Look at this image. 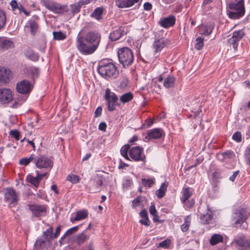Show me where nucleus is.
<instances>
[{
	"label": "nucleus",
	"instance_id": "1",
	"mask_svg": "<svg viewBox=\"0 0 250 250\" xmlns=\"http://www.w3.org/2000/svg\"><path fill=\"white\" fill-rule=\"evenodd\" d=\"M81 30L77 35L76 46L79 52L83 55L94 53L99 47L101 40V35L95 31H90L85 35Z\"/></svg>",
	"mask_w": 250,
	"mask_h": 250
},
{
	"label": "nucleus",
	"instance_id": "2",
	"mask_svg": "<svg viewBox=\"0 0 250 250\" xmlns=\"http://www.w3.org/2000/svg\"><path fill=\"white\" fill-rule=\"evenodd\" d=\"M99 74L106 79H115L119 74L116 66L109 60H103L99 62L97 68Z\"/></svg>",
	"mask_w": 250,
	"mask_h": 250
},
{
	"label": "nucleus",
	"instance_id": "3",
	"mask_svg": "<svg viewBox=\"0 0 250 250\" xmlns=\"http://www.w3.org/2000/svg\"><path fill=\"white\" fill-rule=\"evenodd\" d=\"M118 57L119 62L124 68L131 65L134 61V55L132 50L128 47H124L118 50Z\"/></svg>",
	"mask_w": 250,
	"mask_h": 250
},
{
	"label": "nucleus",
	"instance_id": "4",
	"mask_svg": "<svg viewBox=\"0 0 250 250\" xmlns=\"http://www.w3.org/2000/svg\"><path fill=\"white\" fill-rule=\"evenodd\" d=\"M231 11L228 12L229 18L231 19H239L245 14V7L244 0H239L229 4Z\"/></svg>",
	"mask_w": 250,
	"mask_h": 250
},
{
	"label": "nucleus",
	"instance_id": "5",
	"mask_svg": "<svg viewBox=\"0 0 250 250\" xmlns=\"http://www.w3.org/2000/svg\"><path fill=\"white\" fill-rule=\"evenodd\" d=\"M41 3L46 8L55 14H61L68 11L66 5H62L53 0H42Z\"/></svg>",
	"mask_w": 250,
	"mask_h": 250
},
{
	"label": "nucleus",
	"instance_id": "6",
	"mask_svg": "<svg viewBox=\"0 0 250 250\" xmlns=\"http://www.w3.org/2000/svg\"><path fill=\"white\" fill-rule=\"evenodd\" d=\"M34 164L37 167L45 172H47L48 174L53 166L52 160L44 155L36 156Z\"/></svg>",
	"mask_w": 250,
	"mask_h": 250
},
{
	"label": "nucleus",
	"instance_id": "7",
	"mask_svg": "<svg viewBox=\"0 0 250 250\" xmlns=\"http://www.w3.org/2000/svg\"><path fill=\"white\" fill-rule=\"evenodd\" d=\"M198 212L202 224H208L212 221L213 213L207 204L201 205L198 208Z\"/></svg>",
	"mask_w": 250,
	"mask_h": 250
},
{
	"label": "nucleus",
	"instance_id": "8",
	"mask_svg": "<svg viewBox=\"0 0 250 250\" xmlns=\"http://www.w3.org/2000/svg\"><path fill=\"white\" fill-rule=\"evenodd\" d=\"M130 158L135 162L146 163V156L144 153L143 147L140 146L131 147L129 150Z\"/></svg>",
	"mask_w": 250,
	"mask_h": 250
},
{
	"label": "nucleus",
	"instance_id": "9",
	"mask_svg": "<svg viewBox=\"0 0 250 250\" xmlns=\"http://www.w3.org/2000/svg\"><path fill=\"white\" fill-rule=\"evenodd\" d=\"M249 216V213L244 208H239L232 213L231 219L236 225H241L245 222Z\"/></svg>",
	"mask_w": 250,
	"mask_h": 250
},
{
	"label": "nucleus",
	"instance_id": "10",
	"mask_svg": "<svg viewBox=\"0 0 250 250\" xmlns=\"http://www.w3.org/2000/svg\"><path fill=\"white\" fill-rule=\"evenodd\" d=\"M104 99L106 102L107 109L109 111H113L115 110V106L118 105V98L115 93L111 91L110 89H105Z\"/></svg>",
	"mask_w": 250,
	"mask_h": 250
},
{
	"label": "nucleus",
	"instance_id": "11",
	"mask_svg": "<svg viewBox=\"0 0 250 250\" xmlns=\"http://www.w3.org/2000/svg\"><path fill=\"white\" fill-rule=\"evenodd\" d=\"M233 246L239 250H247L250 247L249 240L243 234L236 236L232 242Z\"/></svg>",
	"mask_w": 250,
	"mask_h": 250
},
{
	"label": "nucleus",
	"instance_id": "12",
	"mask_svg": "<svg viewBox=\"0 0 250 250\" xmlns=\"http://www.w3.org/2000/svg\"><path fill=\"white\" fill-rule=\"evenodd\" d=\"M181 193L182 196L180 198L181 202L189 208H192L194 205V201L193 199L189 200L192 194L191 188L188 187H183Z\"/></svg>",
	"mask_w": 250,
	"mask_h": 250
},
{
	"label": "nucleus",
	"instance_id": "13",
	"mask_svg": "<svg viewBox=\"0 0 250 250\" xmlns=\"http://www.w3.org/2000/svg\"><path fill=\"white\" fill-rule=\"evenodd\" d=\"M103 177L99 175L95 176L89 183L88 191L90 193H96L100 191L103 183Z\"/></svg>",
	"mask_w": 250,
	"mask_h": 250
},
{
	"label": "nucleus",
	"instance_id": "14",
	"mask_svg": "<svg viewBox=\"0 0 250 250\" xmlns=\"http://www.w3.org/2000/svg\"><path fill=\"white\" fill-rule=\"evenodd\" d=\"M244 35L245 33L243 29L233 31L232 37L228 39V42L229 44L232 45L233 49L237 51L238 42Z\"/></svg>",
	"mask_w": 250,
	"mask_h": 250
},
{
	"label": "nucleus",
	"instance_id": "15",
	"mask_svg": "<svg viewBox=\"0 0 250 250\" xmlns=\"http://www.w3.org/2000/svg\"><path fill=\"white\" fill-rule=\"evenodd\" d=\"M16 89L18 93L25 95L30 93L32 86L29 81L24 79L17 83Z\"/></svg>",
	"mask_w": 250,
	"mask_h": 250
},
{
	"label": "nucleus",
	"instance_id": "16",
	"mask_svg": "<svg viewBox=\"0 0 250 250\" xmlns=\"http://www.w3.org/2000/svg\"><path fill=\"white\" fill-rule=\"evenodd\" d=\"M4 200L9 205H16L18 200L19 197L16 191L13 188H7L5 189L4 195Z\"/></svg>",
	"mask_w": 250,
	"mask_h": 250
},
{
	"label": "nucleus",
	"instance_id": "17",
	"mask_svg": "<svg viewBox=\"0 0 250 250\" xmlns=\"http://www.w3.org/2000/svg\"><path fill=\"white\" fill-rule=\"evenodd\" d=\"M36 173H37L36 177H34L31 175H28L26 177V181L36 188H38L42 179L44 177L47 178L48 172H44L43 173H41L39 170H36Z\"/></svg>",
	"mask_w": 250,
	"mask_h": 250
},
{
	"label": "nucleus",
	"instance_id": "18",
	"mask_svg": "<svg viewBox=\"0 0 250 250\" xmlns=\"http://www.w3.org/2000/svg\"><path fill=\"white\" fill-rule=\"evenodd\" d=\"M10 5L11 8V10L14 14H21L23 13L26 16L30 15V12L26 10L22 4L17 0H12L10 2Z\"/></svg>",
	"mask_w": 250,
	"mask_h": 250
},
{
	"label": "nucleus",
	"instance_id": "19",
	"mask_svg": "<svg viewBox=\"0 0 250 250\" xmlns=\"http://www.w3.org/2000/svg\"><path fill=\"white\" fill-rule=\"evenodd\" d=\"M29 209L35 217L43 216L46 215L47 208L43 205H29Z\"/></svg>",
	"mask_w": 250,
	"mask_h": 250
},
{
	"label": "nucleus",
	"instance_id": "20",
	"mask_svg": "<svg viewBox=\"0 0 250 250\" xmlns=\"http://www.w3.org/2000/svg\"><path fill=\"white\" fill-rule=\"evenodd\" d=\"M13 99V95L10 88H2L0 89V103L7 104Z\"/></svg>",
	"mask_w": 250,
	"mask_h": 250
},
{
	"label": "nucleus",
	"instance_id": "21",
	"mask_svg": "<svg viewBox=\"0 0 250 250\" xmlns=\"http://www.w3.org/2000/svg\"><path fill=\"white\" fill-rule=\"evenodd\" d=\"M38 20L39 19L37 16H33L28 21L25 26V29L29 31L32 35L34 36L38 31Z\"/></svg>",
	"mask_w": 250,
	"mask_h": 250
},
{
	"label": "nucleus",
	"instance_id": "22",
	"mask_svg": "<svg viewBox=\"0 0 250 250\" xmlns=\"http://www.w3.org/2000/svg\"><path fill=\"white\" fill-rule=\"evenodd\" d=\"M165 135V133L163 129L156 128L149 130L145 136V139L148 141L152 139H159L164 137Z\"/></svg>",
	"mask_w": 250,
	"mask_h": 250
},
{
	"label": "nucleus",
	"instance_id": "23",
	"mask_svg": "<svg viewBox=\"0 0 250 250\" xmlns=\"http://www.w3.org/2000/svg\"><path fill=\"white\" fill-rule=\"evenodd\" d=\"M50 243L44 239L38 237L34 244L33 250H44L47 249Z\"/></svg>",
	"mask_w": 250,
	"mask_h": 250
},
{
	"label": "nucleus",
	"instance_id": "24",
	"mask_svg": "<svg viewBox=\"0 0 250 250\" xmlns=\"http://www.w3.org/2000/svg\"><path fill=\"white\" fill-rule=\"evenodd\" d=\"M168 43L169 41L164 38H161L156 40L153 45V48L155 49V53L160 52Z\"/></svg>",
	"mask_w": 250,
	"mask_h": 250
},
{
	"label": "nucleus",
	"instance_id": "25",
	"mask_svg": "<svg viewBox=\"0 0 250 250\" xmlns=\"http://www.w3.org/2000/svg\"><path fill=\"white\" fill-rule=\"evenodd\" d=\"M176 18L173 15L163 18L160 21V25L165 28L173 26L175 23Z\"/></svg>",
	"mask_w": 250,
	"mask_h": 250
},
{
	"label": "nucleus",
	"instance_id": "26",
	"mask_svg": "<svg viewBox=\"0 0 250 250\" xmlns=\"http://www.w3.org/2000/svg\"><path fill=\"white\" fill-rule=\"evenodd\" d=\"M11 71L4 67H0V82L3 83H7L10 81Z\"/></svg>",
	"mask_w": 250,
	"mask_h": 250
},
{
	"label": "nucleus",
	"instance_id": "27",
	"mask_svg": "<svg viewBox=\"0 0 250 250\" xmlns=\"http://www.w3.org/2000/svg\"><path fill=\"white\" fill-rule=\"evenodd\" d=\"M139 0H116V6L121 8H128L138 2Z\"/></svg>",
	"mask_w": 250,
	"mask_h": 250
},
{
	"label": "nucleus",
	"instance_id": "28",
	"mask_svg": "<svg viewBox=\"0 0 250 250\" xmlns=\"http://www.w3.org/2000/svg\"><path fill=\"white\" fill-rule=\"evenodd\" d=\"M125 34L124 29L120 27L110 33L109 38L111 41H116L120 39Z\"/></svg>",
	"mask_w": 250,
	"mask_h": 250
},
{
	"label": "nucleus",
	"instance_id": "29",
	"mask_svg": "<svg viewBox=\"0 0 250 250\" xmlns=\"http://www.w3.org/2000/svg\"><path fill=\"white\" fill-rule=\"evenodd\" d=\"M24 54L26 58L33 62H37L39 59V55L30 48L24 51Z\"/></svg>",
	"mask_w": 250,
	"mask_h": 250
},
{
	"label": "nucleus",
	"instance_id": "30",
	"mask_svg": "<svg viewBox=\"0 0 250 250\" xmlns=\"http://www.w3.org/2000/svg\"><path fill=\"white\" fill-rule=\"evenodd\" d=\"M90 235L85 231L78 234L75 239L76 243L79 245H81L89 239Z\"/></svg>",
	"mask_w": 250,
	"mask_h": 250
},
{
	"label": "nucleus",
	"instance_id": "31",
	"mask_svg": "<svg viewBox=\"0 0 250 250\" xmlns=\"http://www.w3.org/2000/svg\"><path fill=\"white\" fill-rule=\"evenodd\" d=\"M175 82V78L172 76L169 75L164 80L163 85L166 88H170L174 87Z\"/></svg>",
	"mask_w": 250,
	"mask_h": 250
},
{
	"label": "nucleus",
	"instance_id": "32",
	"mask_svg": "<svg viewBox=\"0 0 250 250\" xmlns=\"http://www.w3.org/2000/svg\"><path fill=\"white\" fill-rule=\"evenodd\" d=\"M103 12L104 9L102 7H97L91 13L90 17L95 18L97 21H100L103 19Z\"/></svg>",
	"mask_w": 250,
	"mask_h": 250
},
{
	"label": "nucleus",
	"instance_id": "33",
	"mask_svg": "<svg viewBox=\"0 0 250 250\" xmlns=\"http://www.w3.org/2000/svg\"><path fill=\"white\" fill-rule=\"evenodd\" d=\"M167 186L168 183L165 182L161 185L160 188L156 191V194L158 198H162L165 196Z\"/></svg>",
	"mask_w": 250,
	"mask_h": 250
},
{
	"label": "nucleus",
	"instance_id": "34",
	"mask_svg": "<svg viewBox=\"0 0 250 250\" xmlns=\"http://www.w3.org/2000/svg\"><path fill=\"white\" fill-rule=\"evenodd\" d=\"M42 237H44V240L50 243V241L54 238L53 233V228L51 227L47 229L43 233Z\"/></svg>",
	"mask_w": 250,
	"mask_h": 250
},
{
	"label": "nucleus",
	"instance_id": "35",
	"mask_svg": "<svg viewBox=\"0 0 250 250\" xmlns=\"http://www.w3.org/2000/svg\"><path fill=\"white\" fill-rule=\"evenodd\" d=\"M88 211L86 209H83L77 212L76 216L74 218V221H80L86 218L88 216Z\"/></svg>",
	"mask_w": 250,
	"mask_h": 250
},
{
	"label": "nucleus",
	"instance_id": "36",
	"mask_svg": "<svg viewBox=\"0 0 250 250\" xmlns=\"http://www.w3.org/2000/svg\"><path fill=\"white\" fill-rule=\"evenodd\" d=\"M191 224V217L189 215L186 216L184 217V222L181 226V229L183 232H186L189 229Z\"/></svg>",
	"mask_w": 250,
	"mask_h": 250
},
{
	"label": "nucleus",
	"instance_id": "37",
	"mask_svg": "<svg viewBox=\"0 0 250 250\" xmlns=\"http://www.w3.org/2000/svg\"><path fill=\"white\" fill-rule=\"evenodd\" d=\"M223 241V236L219 234H213L210 239V244L211 245H215L217 244L222 242Z\"/></svg>",
	"mask_w": 250,
	"mask_h": 250
},
{
	"label": "nucleus",
	"instance_id": "38",
	"mask_svg": "<svg viewBox=\"0 0 250 250\" xmlns=\"http://www.w3.org/2000/svg\"><path fill=\"white\" fill-rule=\"evenodd\" d=\"M130 148V145L129 144H127L122 146L120 150L122 156L127 160H130L128 153L129 154V150Z\"/></svg>",
	"mask_w": 250,
	"mask_h": 250
},
{
	"label": "nucleus",
	"instance_id": "39",
	"mask_svg": "<svg viewBox=\"0 0 250 250\" xmlns=\"http://www.w3.org/2000/svg\"><path fill=\"white\" fill-rule=\"evenodd\" d=\"M14 46L13 42L9 40H3L0 42V47L3 50H7Z\"/></svg>",
	"mask_w": 250,
	"mask_h": 250
},
{
	"label": "nucleus",
	"instance_id": "40",
	"mask_svg": "<svg viewBox=\"0 0 250 250\" xmlns=\"http://www.w3.org/2000/svg\"><path fill=\"white\" fill-rule=\"evenodd\" d=\"M200 28L201 29H202L203 30V31L201 34L208 36L211 34L214 27L211 24H209L202 25Z\"/></svg>",
	"mask_w": 250,
	"mask_h": 250
},
{
	"label": "nucleus",
	"instance_id": "41",
	"mask_svg": "<svg viewBox=\"0 0 250 250\" xmlns=\"http://www.w3.org/2000/svg\"><path fill=\"white\" fill-rule=\"evenodd\" d=\"M133 98V95L131 92H127L123 94L120 97V101L123 104L129 102Z\"/></svg>",
	"mask_w": 250,
	"mask_h": 250
},
{
	"label": "nucleus",
	"instance_id": "42",
	"mask_svg": "<svg viewBox=\"0 0 250 250\" xmlns=\"http://www.w3.org/2000/svg\"><path fill=\"white\" fill-rule=\"evenodd\" d=\"M35 159V156L34 154H31L29 158H21L19 162L20 165L27 166L31 162H33L34 163V160Z\"/></svg>",
	"mask_w": 250,
	"mask_h": 250
},
{
	"label": "nucleus",
	"instance_id": "43",
	"mask_svg": "<svg viewBox=\"0 0 250 250\" xmlns=\"http://www.w3.org/2000/svg\"><path fill=\"white\" fill-rule=\"evenodd\" d=\"M53 38L55 40H63L66 38V34L62 31H53Z\"/></svg>",
	"mask_w": 250,
	"mask_h": 250
},
{
	"label": "nucleus",
	"instance_id": "44",
	"mask_svg": "<svg viewBox=\"0 0 250 250\" xmlns=\"http://www.w3.org/2000/svg\"><path fill=\"white\" fill-rule=\"evenodd\" d=\"M6 21V14L5 12L0 9V29L4 25Z\"/></svg>",
	"mask_w": 250,
	"mask_h": 250
},
{
	"label": "nucleus",
	"instance_id": "45",
	"mask_svg": "<svg viewBox=\"0 0 250 250\" xmlns=\"http://www.w3.org/2000/svg\"><path fill=\"white\" fill-rule=\"evenodd\" d=\"M66 180L71 182L72 184H76L79 182L80 178L77 175L70 174L67 176Z\"/></svg>",
	"mask_w": 250,
	"mask_h": 250
},
{
	"label": "nucleus",
	"instance_id": "46",
	"mask_svg": "<svg viewBox=\"0 0 250 250\" xmlns=\"http://www.w3.org/2000/svg\"><path fill=\"white\" fill-rule=\"evenodd\" d=\"M196 42L195 48L198 50H201L204 46V38L198 37L196 39Z\"/></svg>",
	"mask_w": 250,
	"mask_h": 250
},
{
	"label": "nucleus",
	"instance_id": "47",
	"mask_svg": "<svg viewBox=\"0 0 250 250\" xmlns=\"http://www.w3.org/2000/svg\"><path fill=\"white\" fill-rule=\"evenodd\" d=\"M244 159L246 164L250 167V148H247L244 153Z\"/></svg>",
	"mask_w": 250,
	"mask_h": 250
},
{
	"label": "nucleus",
	"instance_id": "48",
	"mask_svg": "<svg viewBox=\"0 0 250 250\" xmlns=\"http://www.w3.org/2000/svg\"><path fill=\"white\" fill-rule=\"evenodd\" d=\"M224 154L225 155V160H231L234 159L235 157V153L231 150L224 151Z\"/></svg>",
	"mask_w": 250,
	"mask_h": 250
},
{
	"label": "nucleus",
	"instance_id": "49",
	"mask_svg": "<svg viewBox=\"0 0 250 250\" xmlns=\"http://www.w3.org/2000/svg\"><path fill=\"white\" fill-rule=\"evenodd\" d=\"M171 243L170 239L167 238L166 240L161 242L159 244V247L162 248L164 249H168Z\"/></svg>",
	"mask_w": 250,
	"mask_h": 250
},
{
	"label": "nucleus",
	"instance_id": "50",
	"mask_svg": "<svg viewBox=\"0 0 250 250\" xmlns=\"http://www.w3.org/2000/svg\"><path fill=\"white\" fill-rule=\"evenodd\" d=\"M142 181L143 185L148 188H150L152 185L154 184V182L153 179H147L143 178H142Z\"/></svg>",
	"mask_w": 250,
	"mask_h": 250
},
{
	"label": "nucleus",
	"instance_id": "51",
	"mask_svg": "<svg viewBox=\"0 0 250 250\" xmlns=\"http://www.w3.org/2000/svg\"><path fill=\"white\" fill-rule=\"evenodd\" d=\"M232 139L237 143H240L242 141V135L240 132L237 131L235 132L232 136Z\"/></svg>",
	"mask_w": 250,
	"mask_h": 250
},
{
	"label": "nucleus",
	"instance_id": "52",
	"mask_svg": "<svg viewBox=\"0 0 250 250\" xmlns=\"http://www.w3.org/2000/svg\"><path fill=\"white\" fill-rule=\"evenodd\" d=\"M71 11L73 13H78L79 12L81 8L78 3L70 5Z\"/></svg>",
	"mask_w": 250,
	"mask_h": 250
},
{
	"label": "nucleus",
	"instance_id": "53",
	"mask_svg": "<svg viewBox=\"0 0 250 250\" xmlns=\"http://www.w3.org/2000/svg\"><path fill=\"white\" fill-rule=\"evenodd\" d=\"M9 135L14 138L16 141L20 140V133L17 130H11Z\"/></svg>",
	"mask_w": 250,
	"mask_h": 250
},
{
	"label": "nucleus",
	"instance_id": "54",
	"mask_svg": "<svg viewBox=\"0 0 250 250\" xmlns=\"http://www.w3.org/2000/svg\"><path fill=\"white\" fill-rule=\"evenodd\" d=\"M128 83V80L126 77H124L122 79L120 82L119 86L121 88H125Z\"/></svg>",
	"mask_w": 250,
	"mask_h": 250
},
{
	"label": "nucleus",
	"instance_id": "55",
	"mask_svg": "<svg viewBox=\"0 0 250 250\" xmlns=\"http://www.w3.org/2000/svg\"><path fill=\"white\" fill-rule=\"evenodd\" d=\"M26 100V98L24 97H21V99H17V101H15L14 104L13 105V107L14 108H17L20 104H21L23 102H24Z\"/></svg>",
	"mask_w": 250,
	"mask_h": 250
},
{
	"label": "nucleus",
	"instance_id": "56",
	"mask_svg": "<svg viewBox=\"0 0 250 250\" xmlns=\"http://www.w3.org/2000/svg\"><path fill=\"white\" fill-rule=\"evenodd\" d=\"M141 197H138L134 199L132 201V207L133 208H136L140 206V203H141Z\"/></svg>",
	"mask_w": 250,
	"mask_h": 250
},
{
	"label": "nucleus",
	"instance_id": "57",
	"mask_svg": "<svg viewBox=\"0 0 250 250\" xmlns=\"http://www.w3.org/2000/svg\"><path fill=\"white\" fill-rule=\"evenodd\" d=\"M79 229V226H75L74 227H72L69 229H68L66 232L65 235H70L72 234L73 233L76 232L78 231Z\"/></svg>",
	"mask_w": 250,
	"mask_h": 250
},
{
	"label": "nucleus",
	"instance_id": "58",
	"mask_svg": "<svg viewBox=\"0 0 250 250\" xmlns=\"http://www.w3.org/2000/svg\"><path fill=\"white\" fill-rule=\"evenodd\" d=\"M154 123V121L150 118L147 119L143 125L145 128H148L150 127Z\"/></svg>",
	"mask_w": 250,
	"mask_h": 250
},
{
	"label": "nucleus",
	"instance_id": "59",
	"mask_svg": "<svg viewBox=\"0 0 250 250\" xmlns=\"http://www.w3.org/2000/svg\"><path fill=\"white\" fill-rule=\"evenodd\" d=\"M123 185L124 188H128L132 185V180L131 179H126Z\"/></svg>",
	"mask_w": 250,
	"mask_h": 250
},
{
	"label": "nucleus",
	"instance_id": "60",
	"mask_svg": "<svg viewBox=\"0 0 250 250\" xmlns=\"http://www.w3.org/2000/svg\"><path fill=\"white\" fill-rule=\"evenodd\" d=\"M217 158L221 162L225 161V155L223 152H219L216 155Z\"/></svg>",
	"mask_w": 250,
	"mask_h": 250
},
{
	"label": "nucleus",
	"instance_id": "61",
	"mask_svg": "<svg viewBox=\"0 0 250 250\" xmlns=\"http://www.w3.org/2000/svg\"><path fill=\"white\" fill-rule=\"evenodd\" d=\"M139 223L146 226H148L150 224V221L149 220V219L146 218H143V219L140 220L139 221Z\"/></svg>",
	"mask_w": 250,
	"mask_h": 250
},
{
	"label": "nucleus",
	"instance_id": "62",
	"mask_svg": "<svg viewBox=\"0 0 250 250\" xmlns=\"http://www.w3.org/2000/svg\"><path fill=\"white\" fill-rule=\"evenodd\" d=\"M183 7L181 4H178L173 9V12L176 13H178L182 11Z\"/></svg>",
	"mask_w": 250,
	"mask_h": 250
},
{
	"label": "nucleus",
	"instance_id": "63",
	"mask_svg": "<svg viewBox=\"0 0 250 250\" xmlns=\"http://www.w3.org/2000/svg\"><path fill=\"white\" fill-rule=\"evenodd\" d=\"M102 112V108L100 106L97 107L94 112L95 117H97L101 116Z\"/></svg>",
	"mask_w": 250,
	"mask_h": 250
},
{
	"label": "nucleus",
	"instance_id": "64",
	"mask_svg": "<svg viewBox=\"0 0 250 250\" xmlns=\"http://www.w3.org/2000/svg\"><path fill=\"white\" fill-rule=\"evenodd\" d=\"M149 211L151 215H154L157 214V210L154 205H151L149 208Z\"/></svg>",
	"mask_w": 250,
	"mask_h": 250
}]
</instances>
